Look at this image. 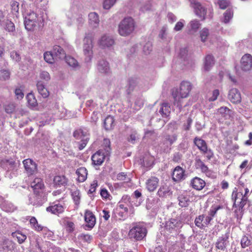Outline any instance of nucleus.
I'll return each mask as SVG.
<instances>
[{
  "label": "nucleus",
  "mask_w": 252,
  "mask_h": 252,
  "mask_svg": "<svg viewBox=\"0 0 252 252\" xmlns=\"http://www.w3.org/2000/svg\"><path fill=\"white\" fill-rule=\"evenodd\" d=\"M190 185L194 189L200 190L205 187V182L198 177H195L191 180Z\"/></svg>",
  "instance_id": "4be33fe9"
},
{
  "label": "nucleus",
  "mask_w": 252,
  "mask_h": 252,
  "mask_svg": "<svg viewBox=\"0 0 252 252\" xmlns=\"http://www.w3.org/2000/svg\"><path fill=\"white\" fill-rule=\"evenodd\" d=\"M64 58L66 63L69 66L74 68H76L79 66L78 62L74 58L71 56H65Z\"/></svg>",
  "instance_id": "ea45409f"
},
{
  "label": "nucleus",
  "mask_w": 252,
  "mask_h": 252,
  "mask_svg": "<svg viewBox=\"0 0 252 252\" xmlns=\"http://www.w3.org/2000/svg\"><path fill=\"white\" fill-rule=\"evenodd\" d=\"M42 18L39 16L36 12L30 11L25 18V28L28 31L33 30L36 26H40Z\"/></svg>",
  "instance_id": "423d86ee"
},
{
  "label": "nucleus",
  "mask_w": 252,
  "mask_h": 252,
  "mask_svg": "<svg viewBox=\"0 0 252 252\" xmlns=\"http://www.w3.org/2000/svg\"><path fill=\"white\" fill-rule=\"evenodd\" d=\"M54 184L58 186H65L67 184V179L64 176H56L54 178Z\"/></svg>",
  "instance_id": "f704fd0d"
},
{
  "label": "nucleus",
  "mask_w": 252,
  "mask_h": 252,
  "mask_svg": "<svg viewBox=\"0 0 252 252\" xmlns=\"http://www.w3.org/2000/svg\"><path fill=\"white\" fill-rule=\"evenodd\" d=\"M105 152L102 150H100L94 154L92 157L93 163L95 165H100L104 161L106 156Z\"/></svg>",
  "instance_id": "4468645a"
},
{
  "label": "nucleus",
  "mask_w": 252,
  "mask_h": 252,
  "mask_svg": "<svg viewBox=\"0 0 252 252\" xmlns=\"http://www.w3.org/2000/svg\"><path fill=\"white\" fill-rule=\"evenodd\" d=\"M103 146L104 149L105 154L109 155L111 151L110 140L108 139H104L103 142Z\"/></svg>",
  "instance_id": "603ef678"
},
{
  "label": "nucleus",
  "mask_w": 252,
  "mask_h": 252,
  "mask_svg": "<svg viewBox=\"0 0 252 252\" xmlns=\"http://www.w3.org/2000/svg\"><path fill=\"white\" fill-rule=\"evenodd\" d=\"M114 120L113 117L109 116L107 117L104 121V127L106 130L111 129L113 126Z\"/></svg>",
  "instance_id": "79ce46f5"
},
{
  "label": "nucleus",
  "mask_w": 252,
  "mask_h": 252,
  "mask_svg": "<svg viewBox=\"0 0 252 252\" xmlns=\"http://www.w3.org/2000/svg\"><path fill=\"white\" fill-rule=\"evenodd\" d=\"M159 179L156 177H151L146 182L147 189L149 191H154L158 187Z\"/></svg>",
  "instance_id": "a211bd4d"
},
{
  "label": "nucleus",
  "mask_w": 252,
  "mask_h": 252,
  "mask_svg": "<svg viewBox=\"0 0 252 252\" xmlns=\"http://www.w3.org/2000/svg\"><path fill=\"white\" fill-rule=\"evenodd\" d=\"M23 163L25 172L29 177L37 173V164L31 159L28 158L24 160Z\"/></svg>",
  "instance_id": "1a4fd4ad"
},
{
  "label": "nucleus",
  "mask_w": 252,
  "mask_h": 252,
  "mask_svg": "<svg viewBox=\"0 0 252 252\" xmlns=\"http://www.w3.org/2000/svg\"><path fill=\"white\" fill-rule=\"evenodd\" d=\"M249 189L247 188H235L233 190L231 198L233 201V207H238L241 213L243 208L246 205L249 195Z\"/></svg>",
  "instance_id": "f257e3e1"
},
{
  "label": "nucleus",
  "mask_w": 252,
  "mask_h": 252,
  "mask_svg": "<svg viewBox=\"0 0 252 252\" xmlns=\"http://www.w3.org/2000/svg\"><path fill=\"white\" fill-rule=\"evenodd\" d=\"M99 44L103 48H109L114 44V40L111 36L104 34L100 39Z\"/></svg>",
  "instance_id": "f3484780"
},
{
  "label": "nucleus",
  "mask_w": 252,
  "mask_h": 252,
  "mask_svg": "<svg viewBox=\"0 0 252 252\" xmlns=\"http://www.w3.org/2000/svg\"><path fill=\"white\" fill-rule=\"evenodd\" d=\"M177 135L175 134L172 135H167L164 137V139L171 146L176 141Z\"/></svg>",
  "instance_id": "3c124183"
},
{
  "label": "nucleus",
  "mask_w": 252,
  "mask_h": 252,
  "mask_svg": "<svg viewBox=\"0 0 252 252\" xmlns=\"http://www.w3.org/2000/svg\"><path fill=\"white\" fill-rule=\"evenodd\" d=\"M117 179L119 181H125L126 182H129L130 178L127 176V175L124 172L119 173L117 176Z\"/></svg>",
  "instance_id": "e2e57ef3"
},
{
  "label": "nucleus",
  "mask_w": 252,
  "mask_h": 252,
  "mask_svg": "<svg viewBox=\"0 0 252 252\" xmlns=\"http://www.w3.org/2000/svg\"><path fill=\"white\" fill-rule=\"evenodd\" d=\"M218 112L223 117H225L227 115L229 114L230 110L227 107H221L218 109Z\"/></svg>",
  "instance_id": "0e129e2a"
},
{
  "label": "nucleus",
  "mask_w": 252,
  "mask_h": 252,
  "mask_svg": "<svg viewBox=\"0 0 252 252\" xmlns=\"http://www.w3.org/2000/svg\"><path fill=\"white\" fill-rule=\"evenodd\" d=\"M228 99L233 103H238L241 102V95L240 92L235 88L231 89L228 93Z\"/></svg>",
  "instance_id": "dca6fc26"
},
{
  "label": "nucleus",
  "mask_w": 252,
  "mask_h": 252,
  "mask_svg": "<svg viewBox=\"0 0 252 252\" xmlns=\"http://www.w3.org/2000/svg\"><path fill=\"white\" fill-rule=\"evenodd\" d=\"M73 135L77 139H82L81 143L79 144V149L80 150H83L86 147L89 139L87 131L79 129L74 132Z\"/></svg>",
  "instance_id": "9d476101"
},
{
  "label": "nucleus",
  "mask_w": 252,
  "mask_h": 252,
  "mask_svg": "<svg viewBox=\"0 0 252 252\" xmlns=\"http://www.w3.org/2000/svg\"><path fill=\"white\" fill-rule=\"evenodd\" d=\"M85 220L87 223V226L92 228L95 223V218L93 213L87 210L85 214Z\"/></svg>",
  "instance_id": "412c9836"
},
{
  "label": "nucleus",
  "mask_w": 252,
  "mask_h": 252,
  "mask_svg": "<svg viewBox=\"0 0 252 252\" xmlns=\"http://www.w3.org/2000/svg\"><path fill=\"white\" fill-rule=\"evenodd\" d=\"M195 166L197 168H200L201 171L206 174L207 176H210L212 173L208 167L200 159H195Z\"/></svg>",
  "instance_id": "a878e982"
},
{
  "label": "nucleus",
  "mask_w": 252,
  "mask_h": 252,
  "mask_svg": "<svg viewBox=\"0 0 252 252\" xmlns=\"http://www.w3.org/2000/svg\"><path fill=\"white\" fill-rule=\"evenodd\" d=\"M10 6L11 12L17 17L19 15V3L16 0H12L10 2Z\"/></svg>",
  "instance_id": "58836bf2"
},
{
  "label": "nucleus",
  "mask_w": 252,
  "mask_h": 252,
  "mask_svg": "<svg viewBox=\"0 0 252 252\" xmlns=\"http://www.w3.org/2000/svg\"><path fill=\"white\" fill-rule=\"evenodd\" d=\"M6 211L8 212H13L16 210L17 207L11 202H6L5 203Z\"/></svg>",
  "instance_id": "338daca9"
},
{
  "label": "nucleus",
  "mask_w": 252,
  "mask_h": 252,
  "mask_svg": "<svg viewBox=\"0 0 252 252\" xmlns=\"http://www.w3.org/2000/svg\"><path fill=\"white\" fill-rule=\"evenodd\" d=\"M135 26V23L132 18L126 17L119 24V33L123 36L130 35L134 31Z\"/></svg>",
  "instance_id": "7ed1b4c3"
},
{
  "label": "nucleus",
  "mask_w": 252,
  "mask_h": 252,
  "mask_svg": "<svg viewBox=\"0 0 252 252\" xmlns=\"http://www.w3.org/2000/svg\"><path fill=\"white\" fill-rule=\"evenodd\" d=\"M1 167L7 171H14L17 169L15 162L12 159H3L1 160Z\"/></svg>",
  "instance_id": "ddd939ff"
},
{
  "label": "nucleus",
  "mask_w": 252,
  "mask_h": 252,
  "mask_svg": "<svg viewBox=\"0 0 252 252\" xmlns=\"http://www.w3.org/2000/svg\"><path fill=\"white\" fill-rule=\"evenodd\" d=\"M172 194L169 187L166 185H162L158 191V194L160 197H166Z\"/></svg>",
  "instance_id": "7c9ffc66"
},
{
  "label": "nucleus",
  "mask_w": 252,
  "mask_h": 252,
  "mask_svg": "<svg viewBox=\"0 0 252 252\" xmlns=\"http://www.w3.org/2000/svg\"><path fill=\"white\" fill-rule=\"evenodd\" d=\"M64 209V203L63 201H56L46 208V211L55 215H59L63 212Z\"/></svg>",
  "instance_id": "9b49d317"
},
{
  "label": "nucleus",
  "mask_w": 252,
  "mask_h": 252,
  "mask_svg": "<svg viewBox=\"0 0 252 252\" xmlns=\"http://www.w3.org/2000/svg\"><path fill=\"white\" fill-rule=\"evenodd\" d=\"M183 223L180 218H171L165 222L164 227L166 233L176 234L182 227Z\"/></svg>",
  "instance_id": "0eeeda50"
},
{
  "label": "nucleus",
  "mask_w": 252,
  "mask_h": 252,
  "mask_svg": "<svg viewBox=\"0 0 252 252\" xmlns=\"http://www.w3.org/2000/svg\"><path fill=\"white\" fill-rule=\"evenodd\" d=\"M185 171L179 166H177L174 169L172 173V179L175 182L183 180L186 178Z\"/></svg>",
  "instance_id": "2eb2a0df"
},
{
  "label": "nucleus",
  "mask_w": 252,
  "mask_h": 252,
  "mask_svg": "<svg viewBox=\"0 0 252 252\" xmlns=\"http://www.w3.org/2000/svg\"><path fill=\"white\" fill-rule=\"evenodd\" d=\"M4 29L9 32H12L15 30L14 24L10 21L6 20L4 22Z\"/></svg>",
  "instance_id": "de8ad7c7"
},
{
  "label": "nucleus",
  "mask_w": 252,
  "mask_h": 252,
  "mask_svg": "<svg viewBox=\"0 0 252 252\" xmlns=\"http://www.w3.org/2000/svg\"><path fill=\"white\" fill-rule=\"evenodd\" d=\"M179 204L182 207H185L188 205L189 202V198L186 194H181L178 197Z\"/></svg>",
  "instance_id": "a19ab883"
},
{
  "label": "nucleus",
  "mask_w": 252,
  "mask_h": 252,
  "mask_svg": "<svg viewBox=\"0 0 252 252\" xmlns=\"http://www.w3.org/2000/svg\"><path fill=\"white\" fill-rule=\"evenodd\" d=\"M209 31L208 29L204 28L200 32V37L202 42H205L209 35Z\"/></svg>",
  "instance_id": "49530a36"
},
{
  "label": "nucleus",
  "mask_w": 252,
  "mask_h": 252,
  "mask_svg": "<svg viewBox=\"0 0 252 252\" xmlns=\"http://www.w3.org/2000/svg\"><path fill=\"white\" fill-rule=\"evenodd\" d=\"M233 15V11L231 9H228L224 13L223 22L227 23L229 20L232 18Z\"/></svg>",
  "instance_id": "8fccbe9b"
},
{
  "label": "nucleus",
  "mask_w": 252,
  "mask_h": 252,
  "mask_svg": "<svg viewBox=\"0 0 252 252\" xmlns=\"http://www.w3.org/2000/svg\"><path fill=\"white\" fill-rule=\"evenodd\" d=\"M214 64V58L211 55H207L205 59L204 69L206 71L210 70Z\"/></svg>",
  "instance_id": "72a5a7b5"
},
{
  "label": "nucleus",
  "mask_w": 252,
  "mask_h": 252,
  "mask_svg": "<svg viewBox=\"0 0 252 252\" xmlns=\"http://www.w3.org/2000/svg\"><path fill=\"white\" fill-rule=\"evenodd\" d=\"M12 236L14 238H16L19 244L23 243L27 239L26 235L23 234L20 231H16L12 233Z\"/></svg>",
  "instance_id": "e433bc0d"
},
{
  "label": "nucleus",
  "mask_w": 252,
  "mask_h": 252,
  "mask_svg": "<svg viewBox=\"0 0 252 252\" xmlns=\"http://www.w3.org/2000/svg\"><path fill=\"white\" fill-rule=\"evenodd\" d=\"M191 89L190 83L184 81L181 84L179 92L176 91L172 93V95L174 99V105H177L180 109L182 107L181 99L187 97Z\"/></svg>",
  "instance_id": "f03ea898"
},
{
  "label": "nucleus",
  "mask_w": 252,
  "mask_h": 252,
  "mask_svg": "<svg viewBox=\"0 0 252 252\" xmlns=\"http://www.w3.org/2000/svg\"><path fill=\"white\" fill-rule=\"evenodd\" d=\"M40 78L42 79L45 80L46 81L50 79V76L49 73L45 71H42L39 74Z\"/></svg>",
  "instance_id": "774afa93"
},
{
  "label": "nucleus",
  "mask_w": 252,
  "mask_h": 252,
  "mask_svg": "<svg viewBox=\"0 0 252 252\" xmlns=\"http://www.w3.org/2000/svg\"><path fill=\"white\" fill-rule=\"evenodd\" d=\"M185 21L183 19H181L175 25L174 28V31L175 32L180 31L182 30L185 25Z\"/></svg>",
  "instance_id": "4d7b16f0"
},
{
  "label": "nucleus",
  "mask_w": 252,
  "mask_h": 252,
  "mask_svg": "<svg viewBox=\"0 0 252 252\" xmlns=\"http://www.w3.org/2000/svg\"><path fill=\"white\" fill-rule=\"evenodd\" d=\"M53 53L56 60L63 59L66 56L64 50L58 45L54 46Z\"/></svg>",
  "instance_id": "c85d7f7f"
},
{
  "label": "nucleus",
  "mask_w": 252,
  "mask_h": 252,
  "mask_svg": "<svg viewBox=\"0 0 252 252\" xmlns=\"http://www.w3.org/2000/svg\"><path fill=\"white\" fill-rule=\"evenodd\" d=\"M10 73L8 70H2L0 71V80H5L9 78Z\"/></svg>",
  "instance_id": "680f3d73"
},
{
  "label": "nucleus",
  "mask_w": 252,
  "mask_h": 252,
  "mask_svg": "<svg viewBox=\"0 0 252 252\" xmlns=\"http://www.w3.org/2000/svg\"><path fill=\"white\" fill-rule=\"evenodd\" d=\"M31 187L36 193H39L44 186L42 179L40 178H36L31 183Z\"/></svg>",
  "instance_id": "aec40b11"
},
{
  "label": "nucleus",
  "mask_w": 252,
  "mask_h": 252,
  "mask_svg": "<svg viewBox=\"0 0 252 252\" xmlns=\"http://www.w3.org/2000/svg\"><path fill=\"white\" fill-rule=\"evenodd\" d=\"M97 69L101 73L108 74L110 71L108 63L104 60H101L99 62Z\"/></svg>",
  "instance_id": "bb28decb"
},
{
  "label": "nucleus",
  "mask_w": 252,
  "mask_h": 252,
  "mask_svg": "<svg viewBox=\"0 0 252 252\" xmlns=\"http://www.w3.org/2000/svg\"><path fill=\"white\" fill-rule=\"evenodd\" d=\"M147 229L142 222L136 223L133 224L128 233L129 237L136 241L143 240L146 236Z\"/></svg>",
  "instance_id": "20e7f679"
},
{
  "label": "nucleus",
  "mask_w": 252,
  "mask_h": 252,
  "mask_svg": "<svg viewBox=\"0 0 252 252\" xmlns=\"http://www.w3.org/2000/svg\"><path fill=\"white\" fill-rule=\"evenodd\" d=\"M67 231L69 232H72L74 229V224L70 221L66 220L64 222Z\"/></svg>",
  "instance_id": "69168bd1"
},
{
  "label": "nucleus",
  "mask_w": 252,
  "mask_h": 252,
  "mask_svg": "<svg viewBox=\"0 0 252 252\" xmlns=\"http://www.w3.org/2000/svg\"><path fill=\"white\" fill-rule=\"evenodd\" d=\"M167 36V27L166 26H164L162 27L161 28L160 32L159 33V37L163 39H166Z\"/></svg>",
  "instance_id": "13d9d810"
},
{
  "label": "nucleus",
  "mask_w": 252,
  "mask_h": 252,
  "mask_svg": "<svg viewBox=\"0 0 252 252\" xmlns=\"http://www.w3.org/2000/svg\"><path fill=\"white\" fill-rule=\"evenodd\" d=\"M191 6L194 9L195 13L200 18L213 17V9L209 8L208 10L197 0H189Z\"/></svg>",
  "instance_id": "39448f33"
},
{
  "label": "nucleus",
  "mask_w": 252,
  "mask_h": 252,
  "mask_svg": "<svg viewBox=\"0 0 252 252\" xmlns=\"http://www.w3.org/2000/svg\"><path fill=\"white\" fill-rule=\"evenodd\" d=\"M117 0H104L103 6L105 9H109L116 3Z\"/></svg>",
  "instance_id": "5fc2aeb1"
},
{
  "label": "nucleus",
  "mask_w": 252,
  "mask_h": 252,
  "mask_svg": "<svg viewBox=\"0 0 252 252\" xmlns=\"http://www.w3.org/2000/svg\"><path fill=\"white\" fill-rule=\"evenodd\" d=\"M138 139V135L135 131H132L127 138V141L132 144H134Z\"/></svg>",
  "instance_id": "c03bdc74"
},
{
  "label": "nucleus",
  "mask_w": 252,
  "mask_h": 252,
  "mask_svg": "<svg viewBox=\"0 0 252 252\" xmlns=\"http://www.w3.org/2000/svg\"><path fill=\"white\" fill-rule=\"evenodd\" d=\"M227 239V237H220L216 244L217 249L221 250H224L228 244Z\"/></svg>",
  "instance_id": "2f4dec72"
},
{
  "label": "nucleus",
  "mask_w": 252,
  "mask_h": 252,
  "mask_svg": "<svg viewBox=\"0 0 252 252\" xmlns=\"http://www.w3.org/2000/svg\"><path fill=\"white\" fill-rule=\"evenodd\" d=\"M201 26L199 21L193 20L189 23L187 28L188 32L189 34H194L197 32Z\"/></svg>",
  "instance_id": "6ab92c4d"
},
{
  "label": "nucleus",
  "mask_w": 252,
  "mask_h": 252,
  "mask_svg": "<svg viewBox=\"0 0 252 252\" xmlns=\"http://www.w3.org/2000/svg\"><path fill=\"white\" fill-rule=\"evenodd\" d=\"M44 59L47 63H52L54 62L55 58L53 52H46L44 54Z\"/></svg>",
  "instance_id": "a18cd8bd"
},
{
  "label": "nucleus",
  "mask_w": 252,
  "mask_h": 252,
  "mask_svg": "<svg viewBox=\"0 0 252 252\" xmlns=\"http://www.w3.org/2000/svg\"><path fill=\"white\" fill-rule=\"evenodd\" d=\"M204 218V216L203 215H200L197 217L194 221L196 226L200 228H203L204 224L202 222L203 221Z\"/></svg>",
  "instance_id": "6e6d98bb"
},
{
  "label": "nucleus",
  "mask_w": 252,
  "mask_h": 252,
  "mask_svg": "<svg viewBox=\"0 0 252 252\" xmlns=\"http://www.w3.org/2000/svg\"><path fill=\"white\" fill-rule=\"evenodd\" d=\"M221 208V207L220 205L212 206L209 212V215L213 218L215 216L217 212Z\"/></svg>",
  "instance_id": "bf43d9fd"
},
{
  "label": "nucleus",
  "mask_w": 252,
  "mask_h": 252,
  "mask_svg": "<svg viewBox=\"0 0 252 252\" xmlns=\"http://www.w3.org/2000/svg\"><path fill=\"white\" fill-rule=\"evenodd\" d=\"M78 12V8L76 6H73L66 12V15L68 19H71L73 17H74L75 15L77 14Z\"/></svg>",
  "instance_id": "09e8293b"
},
{
  "label": "nucleus",
  "mask_w": 252,
  "mask_h": 252,
  "mask_svg": "<svg viewBox=\"0 0 252 252\" xmlns=\"http://www.w3.org/2000/svg\"><path fill=\"white\" fill-rule=\"evenodd\" d=\"M89 24L94 28L98 27L99 23V16L95 12H91L89 15Z\"/></svg>",
  "instance_id": "b1692460"
},
{
  "label": "nucleus",
  "mask_w": 252,
  "mask_h": 252,
  "mask_svg": "<svg viewBox=\"0 0 252 252\" xmlns=\"http://www.w3.org/2000/svg\"><path fill=\"white\" fill-rule=\"evenodd\" d=\"M71 195L75 205V208L78 209L81 200V194L79 189H71Z\"/></svg>",
  "instance_id": "cd10ccee"
},
{
  "label": "nucleus",
  "mask_w": 252,
  "mask_h": 252,
  "mask_svg": "<svg viewBox=\"0 0 252 252\" xmlns=\"http://www.w3.org/2000/svg\"><path fill=\"white\" fill-rule=\"evenodd\" d=\"M76 173L78 176L79 182H83L86 180L88 173L86 168L81 167L76 170Z\"/></svg>",
  "instance_id": "c756f323"
},
{
  "label": "nucleus",
  "mask_w": 252,
  "mask_h": 252,
  "mask_svg": "<svg viewBox=\"0 0 252 252\" xmlns=\"http://www.w3.org/2000/svg\"><path fill=\"white\" fill-rule=\"evenodd\" d=\"M171 108L167 103H163L161 104L158 113L162 118H167L170 113Z\"/></svg>",
  "instance_id": "393cba45"
},
{
  "label": "nucleus",
  "mask_w": 252,
  "mask_h": 252,
  "mask_svg": "<svg viewBox=\"0 0 252 252\" xmlns=\"http://www.w3.org/2000/svg\"><path fill=\"white\" fill-rule=\"evenodd\" d=\"M61 113L59 116L61 118L69 119L76 116L74 112L69 111L64 108L61 109Z\"/></svg>",
  "instance_id": "c9c22d12"
},
{
  "label": "nucleus",
  "mask_w": 252,
  "mask_h": 252,
  "mask_svg": "<svg viewBox=\"0 0 252 252\" xmlns=\"http://www.w3.org/2000/svg\"><path fill=\"white\" fill-rule=\"evenodd\" d=\"M28 103L31 107H35L37 105V101L36 99L32 93H29L27 94L26 96Z\"/></svg>",
  "instance_id": "37998d69"
},
{
  "label": "nucleus",
  "mask_w": 252,
  "mask_h": 252,
  "mask_svg": "<svg viewBox=\"0 0 252 252\" xmlns=\"http://www.w3.org/2000/svg\"><path fill=\"white\" fill-rule=\"evenodd\" d=\"M36 88L38 93L43 98H47L49 95V92L42 81H38L37 82Z\"/></svg>",
  "instance_id": "5701e85b"
},
{
  "label": "nucleus",
  "mask_w": 252,
  "mask_h": 252,
  "mask_svg": "<svg viewBox=\"0 0 252 252\" xmlns=\"http://www.w3.org/2000/svg\"><path fill=\"white\" fill-rule=\"evenodd\" d=\"M93 47L92 39L86 36L84 39L83 52L86 62H89L92 60L93 54Z\"/></svg>",
  "instance_id": "6e6552de"
},
{
  "label": "nucleus",
  "mask_w": 252,
  "mask_h": 252,
  "mask_svg": "<svg viewBox=\"0 0 252 252\" xmlns=\"http://www.w3.org/2000/svg\"><path fill=\"white\" fill-rule=\"evenodd\" d=\"M241 67L244 71H249L252 68V56L249 54L244 55L241 58Z\"/></svg>",
  "instance_id": "f8f14e48"
},
{
  "label": "nucleus",
  "mask_w": 252,
  "mask_h": 252,
  "mask_svg": "<svg viewBox=\"0 0 252 252\" xmlns=\"http://www.w3.org/2000/svg\"><path fill=\"white\" fill-rule=\"evenodd\" d=\"M251 241L248 236H244L241 241V246L243 248H245L251 245Z\"/></svg>",
  "instance_id": "864d4df0"
},
{
  "label": "nucleus",
  "mask_w": 252,
  "mask_h": 252,
  "mask_svg": "<svg viewBox=\"0 0 252 252\" xmlns=\"http://www.w3.org/2000/svg\"><path fill=\"white\" fill-rule=\"evenodd\" d=\"M30 223L31 227L37 231H41L43 227L38 223L37 220L35 217H32L30 220Z\"/></svg>",
  "instance_id": "4c0bfd02"
},
{
  "label": "nucleus",
  "mask_w": 252,
  "mask_h": 252,
  "mask_svg": "<svg viewBox=\"0 0 252 252\" xmlns=\"http://www.w3.org/2000/svg\"><path fill=\"white\" fill-rule=\"evenodd\" d=\"M15 95L18 99H22L24 96L23 91L20 88H17L15 90Z\"/></svg>",
  "instance_id": "052dcab7"
},
{
  "label": "nucleus",
  "mask_w": 252,
  "mask_h": 252,
  "mask_svg": "<svg viewBox=\"0 0 252 252\" xmlns=\"http://www.w3.org/2000/svg\"><path fill=\"white\" fill-rule=\"evenodd\" d=\"M194 143L202 152L206 150L207 146L206 142L204 140L198 137H195L194 139Z\"/></svg>",
  "instance_id": "473e14b6"
}]
</instances>
